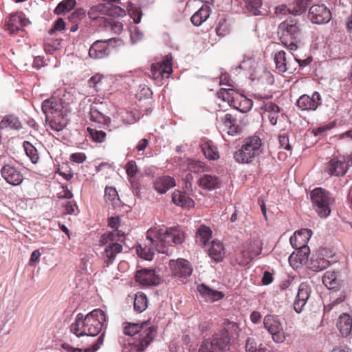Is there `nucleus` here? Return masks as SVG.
Returning a JSON list of instances; mask_svg holds the SVG:
<instances>
[{"label": "nucleus", "mask_w": 352, "mask_h": 352, "mask_svg": "<svg viewBox=\"0 0 352 352\" xmlns=\"http://www.w3.org/2000/svg\"><path fill=\"white\" fill-rule=\"evenodd\" d=\"M322 282L329 289L336 288L338 285L336 273L331 271L326 272L323 275Z\"/></svg>", "instance_id": "49530a36"}, {"label": "nucleus", "mask_w": 352, "mask_h": 352, "mask_svg": "<svg viewBox=\"0 0 352 352\" xmlns=\"http://www.w3.org/2000/svg\"><path fill=\"white\" fill-rule=\"evenodd\" d=\"M311 200L318 216L326 218L331 212L330 205L333 199L330 193L321 188H316L311 192Z\"/></svg>", "instance_id": "0eeeda50"}, {"label": "nucleus", "mask_w": 352, "mask_h": 352, "mask_svg": "<svg viewBox=\"0 0 352 352\" xmlns=\"http://www.w3.org/2000/svg\"><path fill=\"white\" fill-rule=\"evenodd\" d=\"M89 114L91 121L103 124H108L110 122V118L100 112L95 106H91Z\"/></svg>", "instance_id": "c03bdc74"}, {"label": "nucleus", "mask_w": 352, "mask_h": 352, "mask_svg": "<svg viewBox=\"0 0 352 352\" xmlns=\"http://www.w3.org/2000/svg\"><path fill=\"white\" fill-rule=\"evenodd\" d=\"M246 352H270L269 349L263 346L261 343L258 344L256 339L249 337L245 342Z\"/></svg>", "instance_id": "79ce46f5"}, {"label": "nucleus", "mask_w": 352, "mask_h": 352, "mask_svg": "<svg viewBox=\"0 0 352 352\" xmlns=\"http://www.w3.org/2000/svg\"><path fill=\"white\" fill-rule=\"evenodd\" d=\"M308 16L312 23L323 24L331 20V14L324 4H316L309 8Z\"/></svg>", "instance_id": "4468645a"}, {"label": "nucleus", "mask_w": 352, "mask_h": 352, "mask_svg": "<svg viewBox=\"0 0 352 352\" xmlns=\"http://www.w3.org/2000/svg\"><path fill=\"white\" fill-rule=\"evenodd\" d=\"M188 169L192 172L199 173L204 170L205 164L204 162L199 160H188Z\"/></svg>", "instance_id": "5fc2aeb1"}, {"label": "nucleus", "mask_w": 352, "mask_h": 352, "mask_svg": "<svg viewBox=\"0 0 352 352\" xmlns=\"http://www.w3.org/2000/svg\"><path fill=\"white\" fill-rule=\"evenodd\" d=\"M127 11L135 23H139L142 18V11L139 8L135 7L131 2H128Z\"/></svg>", "instance_id": "603ef678"}, {"label": "nucleus", "mask_w": 352, "mask_h": 352, "mask_svg": "<svg viewBox=\"0 0 352 352\" xmlns=\"http://www.w3.org/2000/svg\"><path fill=\"white\" fill-rule=\"evenodd\" d=\"M1 173L3 179L13 186L19 185L23 179L21 172L9 164H6L1 168Z\"/></svg>", "instance_id": "412c9836"}, {"label": "nucleus", "mask_w": 352, "mask_h": 352, "mask_svg": "<svg viewBox=\"0 0 352 352\" xmlns=\"http://www.w3.org/2000/svg\"><path fill=\"white\" fill-rule=\"evenodd\" d=\"M87 131L93 141L98 143H102L105 141L107 134L102 130L87 127Z\"/></svg>", "instance_id": "8fccbe9b"}, {"label": "nucleus", "mask_w": 352, "mask_h": 352, "mask_svg": "<svg viewBox=\"0 0 352 352\" xmlns=\"http://www.w3.org/2000/svg\"><path fill=\"white\" fill-rule=\"evenodd\" d=\"M230 340L228 331L226 329H220L202 343L199 352H223L228 348Z\"/></svg>", "instance_id": "423d86ee"}, {"label": "nucleus", "mask_w": 352, "mask_h": 352, "mask_svg": "<svg viewBox=\"0 0 352 352\" xmlns=\"http://www.w3.org/2000/svg\"><path fill=\"white\" fill-rule=\"evenodd\" d=\"M312 234L309 229L303 228L296 231L289 239L292 246L298 249L299 248L308 247L307 245Z\"/></svg>", "instance_id": "4be33fe9"}, {"label": "nucleus", "mask_w": 352, "mask_h": 352, "mask_svg": "<svg viewBox=\"0 0 352 352\" xmlns=\"http://www.w3.org/2000/svg\"><path fill=\"white\" fill-rule=\"evenodd\" d=\"M337 327L343 337L350 335L352 330V318L347 314L340 316Z\"/></svg>", "instance_id": "473e14b6"}, {"label": "nucleus", "mask_w": 352, "mask_h": 352, "mask_svg": "<svg viewBox=\"0 0 352 352\" xmlns=\"http://www.w3.org/2000/svg\"><path fill=\"white\" fill-rule=\"evenodd\" d=\"M185 238L186 234L180 227H153L146 232V243L138 245L137 253L141 258L151 261L155 250L168 255L171 253L170 248L182 244Z\"/></svg>", "instance_id": "f257e3e1"}, {"label": "nucleus", "mask_w": 352, "mask_h": 352, "mask_svg": "<svg viewBox=\"0 0 352 352\" xmlns=\"http://www.w3.org/2000/svg\"><path fill=\"white\" fill-rule=\"evenodd\" d=\"M30 23V21L25 17V15L21 13H14L10 14L6 26L11 34H16L19 31L22 30L23 27L27 26Z\"/></svg>", "instance_id": "f3484780"}, {"label": "nucleus", "mask_w": 352, "mask_h": 352, "mask_svg": "<svg viewBox=\"0 0 352 352\" xmlns=\"http://www.w3.org/2000/svg\"><path fill=\"white\" fill-rule=\"evenodd\" d=\"M209 256L216 262H220L225 256V249L221 242L214 240L212 241L208 250Z\"/></svg>", "instance_id": "7c9ffc66"}, {"label": "nucleus", "mask_w": 352, "mask_h": 352, "mask_svg": "<svg viewBox=\"0 0 352 352\" xmlns=\"http://www.w3.org/2000/svg\"><path fill=\"white\" fill-rule=\"evenodd\" d=\"M86 16V10L83 8L76 10L69 17V20L73 23H76L78 20H81Z\"/></svg>", "instance_id": "052dcab7"}, {"label": "nucleus", "mask_w": 352, "mask_h": 352, "mask_svg": "<svg viewBox=\"0 0 352 352\" xmlns=\"http://www.w3.org/2000/svg\"><path fill=\"white\" fill-rule=\"evenodd\" d=\"M110 5L106 3H99L92 6L88 12L89 17L92 20H97L99 18H103L105 15H111Z\"/></svg>", "instance_id": "c756f323"}, {"label": "nucleus", "mask_w": 352, "mask_h": 352, "mask_svg": "<svg viewBox=\"0 0 352 352\" xmlns=\"http://www.w3.org/2000/svg\"><path fill=\"white\" fill-rule=\"evenodd\" d=\"M102 76L96 74L94 75L88 81L89 86L93 87L95 91H98L100 89V85L101 84Z\"/></svg>", "instance_id": "4d7b16f0"}, {"label": "nucleus", "mask_w": 352, "mask_h": 352, "mask_svg": "<svg viewBox=\"0 0 352 352\" xmlns=\"http://www.w3.org/2000/svg\"><path fill=\"white\" fill-rule=\"evenodd\" d=\"M125 169L129 177H134L138 171L136 162L133 160H131L126 164Z\"/></svg>", "instance_id": "13d9d810"}, {"label": "nucleus", "mask_w": 352, "mask_h": 352, "mask_svg": "<svg viewBox=\"0 0 352 352\" xmlns=\"http://www.w3.org/2000/svg\"><path fill=\"white\" fill-rule=\"evenodd\" d=\"M0 128H10L12 129L19 130L22 128V123L18 117L14 115H8L1 121Z\"/></svg>", "instance_id": "e433bc0d"}, {"label": "nucleus", "mask_w": 352, "mask_h": 352, "mask_svg": "<svg viewBox=\"0 0 352 352\" xmlns=\"http://www.w3.org/2000/svg\"><path fill=\"white\" fill-rule=\"evenodd\" d=\"M148 300L146 296L142 292H138L135 294L134 298V309L138 313L143 312L147 307Z\"/></svg>", "instance_id": "a18cd8bd"}, {"label": "nucleus", "mask_w": 352, "mask_h": 352, "mask_svg": "<svg viewBox=\"0 0 352 352\" xmlns=\"http://www.w3.org/2000/svg\"><path fill=\"white\" fill-rule=\"evenodd\" d=\"M236 94L237 92L232 89L221 88L217 91V96L219 98L221 99L224 102H227L231 106L232 103V97H235V94Z\"/></svg>", "instance_id": "09e8293b"}, {"label": "nucleus", "mask_w": 352, "mask_h": 352, "mask_svg": "<svg viewBox=\"0 0 352 352\" xmlns=\"http://www.w3.org/2000/svg\"><path fill=\"white\" fill-rule=\"evenodd\" d=\"M310 294L311 288L308 284L305 283L300 284L296 299L294 302V309L297 313L302 311L310 297Z\"/></svg>", "instance_id": "6ab92c4d"}, {"label": "nucleus", "mask_w": 352, "mask_h": 352, "mask_svg": "<svg viewBox=\"0 0 352 352\" xmlns=\"http://www.w3.org/2000/svg\"><path fill=\"white\" fill-rule=\"evenodd\" d=\"M197 289L206 302H213L222 299L225 296L223 292L212 289L204 283L198 285Z\"/></svg>", "instance_id": "b1692460"}, {"label": "nucleus", "mask_w": 352, "mask_h": 352, "mask_svg": "<svg viewBox=\"0 0 352 352\" xmlns=\"http://www.w3.org/2000/svg\"><path fill=\"white\" fill-rule=\"evenodd\" d=\"M296 254H292L289 257V261L293 267H298L297 263L305 265L307 263L309 254V247L299 248Z\"/></svg>", "instance_id": "c85d7f7f"}, {"label": "nucleus", "mask_w": 352, "mask_h": 352, "mask_svg": "<svg viewBox=\"0 0 352 352\" xmlns=\"http://www.w3.org/2000/svg\"><path fill=\"white\" fill-rule=\"evenodd\" d=\"M278 141L280 144V148L286 149L289 151H292V146L289 142V137L287 134H280L278 136Z\"/></svg>", "instance_id": "680f3d73"}, {"label": "nucleus", "mask_w": 352, "mask_h": 352, "mask_svg": "<svg viewBox=\"0 0 352 352\" xmlns=\"http://www.w3.org/2000/svg\"><path fill=\"white\" fill-rule=\"evenodd\" d=\"M122 121L124 125H129L133 123L135 119L131 112L126 111L124 115L122 116Z\"/></svg>", "instance_id": "338daca9"}, {"label": "nucleus", "mask_w": 352, "mask_h": 352, "mask_svg": "<svg viewBox=\"0 0 352 352\" xmlns=\"http://www.w3.org/2000/svg\"><path fill=\"white\" fill-rule=\"evenodd\" d=\"M254 98L261 102L258 108L267 113V118L272 125H276L278 122L284 118V114L280 113V107L272 102L263 101L264 99H269L267 96H262L260 94H254Z\"/></svg>", "instance_id": "9b49d317"}, {"label": "nucleus", "mask_w": 352, "mask_h": 352, "mask_svg": "<svg viewBox=\"0 0 352 352\" xmlns=\"http://www.w3.org/2000/svg\"><path fill=\"white\" fill-rule=\"evenodd\" d=\"M105 321L104 312L100 309L93 310L85 316L80 313L76 316L74 322L70 325V331L78 338L84 336H96L101 331Z\"/></svg>", "instance_id": "f03ea898"}, {"label": "nucleus", "mask_w": 352, "mask_h": 352, "mask_svg": "<svg viewBox=\"0 0 352 352\" xmlns=\"http://www.w3.org/2000/svg\"><path fill=\"white\" fill-rule=\"evenodd\" d=\"M104 338L103 334L101 335L97 340V341L91 346V347L87 348L84 351L82 350V352H95L100 347V346L103 344Z\"/></svg>", "instance_id": "0e129e2a"}, {"label": "nucleus", "mask_w": 352, "mask_h": 352, "mask_svg": "<svg viewBox=\"0 0 352 352\" xmlns=\"http://www.w3.org/2000/svg\"><path fill=\"white\" fill-rule=\"evenodd\" d=\"M23 148L27 156L33 164H36L39 160V155L36 148L28 141L23 142Z\"/></svg>", "instance_id": "de8ad7c7"}, {"label": "nucleus", "mask_w": 352, "mask_h": 352, "mask_svg": "<svg viewBox=\"0 0 352 352\" xmlns=\"http://www.w3.org/2000/svg\"><path fill=\"white\" fill-rule=\"evenodd\" d=\"M122 40L115 38L107 40L96 41L89 50V56L94 59H102L107 57L111 53V47L121 43Z\"/></svg>", "instance_id": "6e6552de"}, {"label": "nucleus", "mask_w": 352, "mask_h": 352, "mask_svg": "<svg viewBox=\"0 0 352 352\" xmlns=\"http://www.w3.org/2000/svg\"><path fill=\"white\" fill-rule=\"evenodd\" d=\"M278 35L281 43L290 50H296L302 37V25L296 19H288L278 27Z\"/></svg>", "instance_id": "20e7f679"}, {"label": "nucleus", "mask_w": 352, "mask_h": 352, "mask_svg": "<svg viewBox=\"0 0 352 352\" xmlns=\"http://www.w3.org/2000/svg\"><path fill=\"white\" fill-rule=\"evenodd\" d=\"M135 278V280L142 285H155L159 283V278L153 270H138Z\"/></svg>", "instance_id": "5701e85b"}, {"label": "nucleus", "mask_w": 352, "mask_h": 352, "mask_svg": "<svg viewBox=\"0 0 352 352\" xmlns=\"http://www.w3.org/2000/svg\"><path fill=\"white\" fill-rule=\"evenodd\" d=\"M352 166V157H333L326 164L325 172L330 176H344Z\"/></svg>", "instance_id": "1a4fd4ad"}, {"label": "nucleus", "mask_w": 352, "mask_h": 352, "mask_svg": "<svg viewBox=\"0 0 352 352\" xmlns=\"http://www.w3.org/2000/svg\"><path fill=\"white\" fill-rule=\"evenodd\" d=\"M76 5V0H64L56 8L55 12L58 14L69 12Z\"/></svg>", "instance_id": "3c124183"}, {"label": "nucleus", "mask_w": 352, "mask_h": 352, "mask_svg": "<svg viewBox=\"0 0 352 352\" xmlns=\"http://www.w3.org/2000/svg\"><path fill=\"white\" fill-rule=\"evenodd\" d=\"M172 199L175 204L182 208H190L194 205L193 200L186 192L178 190H175L173 193Z\"/></svg>", "instance_id": "2f4dec72"}, {"label": "nucleus", "mask_w": 352, "mask_h": 352, "mask_svg": "<svg viewBox=\"0 0 352 352\" xmlns=\"http://www.w3.org/2000/svg\"><path fill=\"white\" fill-rule=\"evenodd\" d=\"M175 180L173 177L164 175L158 177L153 182V187L160 194L166 192L169 189L175 186Z\"/></svg>", "instance_id": "bb28decb"}, {"label": "nucleus", "mask_w": 352, "mask_h": 352, "mask_svg": "<svg viewBox=\"0 0 352 352\" xmlns=\"http://www.w3.org/2000/svg\"><path fill=\"white\" fill-rule=\"evenodd\" d=\"M210 16V8L203 6L191 16V22L196 26L201 25Z\"/></svg>", "instance_id": "4c0bfd02"}, {"label": "nucleus", "mask_w": 352, "mask_h": 352, "mask_svg": "<svg viewBox=\"0 0 352 352\" xmlns=\"http://www.w3.org/2000/svg\"><path fill=\"white\" fill-rule=\"evenodd\" d=\"M252 260L249 253L243 247L241 250L235 252L234 262L236 265L244 267L250 263Z\"/></svg>", "instance_id": "37998d69"}, {"label": "nucleus", "mask_w": 352, "mask_h": 352, "mask_svg": "<svg viewBox=\"0 0 352 352\" xmlns=\"http://www.w3.org/2000/svg\"><path fill=\"white\" fill-rule=\"evenodd\" d=\"M122 250V246L118 243H109L106 245L102 257L107 267L113 262L116 255Z\"/></svg>", "instance_id": "a878e982"}, {"label": "nucleus", "mask_w": 352, "mask_h": 352, "mask_svg": "<svg viewBox=\"0 0 352 352\" xmlns=\"http://www.w3.org/2000/svg\"><path fill=\"white\" fill-rule=\"evenodd\" d=\"M201 147L205 157L208 160H215L219 157L217 147L212 141L203 143Z\"/></svg>", "instance_id": "58836bf2"}, {"label": "nucleus", "mask_w": 352, "mask_h": 352, "mask_svg": "<svg viewBox=\"0 0 352 352\" xmlns=\"http://www.w3.org/2000/svg\"><path fill=\"white\" fill-rule=\"evenodd\" d=\"M65 210L68 214H76L78 212V206L74 201H68L64 206Z\"/></svg>", "instance_id": "e2e57ef3"}, {"label": "nucleus", "mask_w": 352, "mask_h": 352, "mask_svg": "<svg viewBox=\"0 0 352 352\" xmlns=\"http://www.w3.org/2000/svg\"><path fill=\"white\" fill-rule=\"evenodd\" d=\"M220 180L215 175L205 174L199 179V185L200 187L209 190L219 188Z\"/></svg>", "instance_id": "72a5a7b5"}, {"label": "nucleus", "mask_w": 352, "mask_h": 352, "mask_svg": "<svg viewBox=\"0 0 352 352\" xmlns=\"http://www.w3.org/2000/svg\"><path fill=\"white\" fill-rule=\"evenodd\" d=\"M330 265L329 260L324 258L320 254H316L311 258L309 263V268L315 272L322 271Z\"/></svg>", "instance_id": "a19ab883"}, {"label": "nucleus", "mask_w": 352, "mask_h": 352, "mask_svg": "<svg viewBox=\"0 0 352 352\" xmlns=\"http://www.w3.org/2000/svg\"><path fill=\"white\" fill-rule=\"evenodd\" d=\"M42 111L45 117L64 112L63 100L54 96L45 100L42 103Z\"/></svg>", "instance_id": "aec40b11"}, {"label": "nucleus", "mask_w": 352, "mask_h": 352, "mask_svg": "<svg viewBox=\"0 0 352 352\" xmlns=\"http://www.w3.org/2000/svg\"><path fill=\"white\" fill-rule=\"evenodd\" d=\"M276 69L279 73L289 72L292 73L296 67H294V56L291 54L287 56L285 52L280 50L274 55Z\"/></svg>", "instance_id": "dca6fc26"}, {"label": "nucleus", "mask_w": 352, "mask_h": 352, "mask_svg": "<svg viewBox=\"0 0 352 352\" xmlns=\"http://www.w3.org/2000/svg\"><path fill=\"white\" fill-rule=\"evenodd\" d=\"M196 242L197 244L201 246H205L207 242L212 237L211 229L204 225H201L196 232Z\"/></svg>", "instance_id": "c9c22d12"}, {"label": "nucleus", "mask_w": 352, "mask_h": 352, "mask_svg": "<svg viewBox=\"0 0 352 352\" xmlns=\"http://www.w3.org/2000/svg\"><path fill=\"white\" fill-rule=\"evenodd\" d=\"M261 139L252 135L245 139L243 145L234 153V159L240 164L251 163L261 151Z\"/></svg>", "instance_id": "39448f33"}, {"label": "nucleus", "mask_w": 352, "mask_h": 352, "mask_svg": "<svg viewBox=\"0 0 352 352\" xmlns=\"http://www.w3.org/2000/svg\"><path fill=\"white\" fill-rule=\"evenodd\" d=\"M313 0H296L292 4V7L289 8L286 6L280 5L276 7L275 13L277 15H285L287 13H291L294 15L300 14L305 11L307 6Z\"/></svg>", "instance_id": "a211bd4d"}, {"label": "nucleus", "mask_w": 352, "mask_h": 352, "mask_svg": "<svg viewBox=\"0 0 352 352\" xmlns=\"http://www.w3.org/2000/svg\"><path fill=\"white\" fill-rule=\"evenodd\" d=\"M265 328L272 335V339L277 343H282L285 341V333L282 324L277 316L267 315L263 320Z\"/></svg>", "instance_id": "f8f14e48"}, {"label": "nucleus", "mask_w": 352, "mask_h": 352, "mask_svg": "<svg viewBox=\"0 0 352 352\" xmlns=\"http://www.w3.org/2000/svg\"><path fill=\"white\" fill-rule=\"evenodd\" d=\"M169 267L172 276L181 280L188 278L193 271L191 263L184 258L170 261Z\"/></svg>", "instance_id": "ddd939ff"}, {"label": "nucleus", "mask_w": 352, "mask_h": 352, "mask_svg": "<svg viewBox=\"0 0 352 352\" xmlns=\"http://www.w3.org/2000/svg\"><path fill=\"white\" fill-rule=\"evenodd\" d=\"M335 126L336 123L334 122H331L321 126L313 129L312 133L316 136L322 135L327 131L332 129L333 127H335Z\"/></svg>", "instance_id": "6e6d98bb"}, {"label": "nucleus", "mask_w": 352, "mask_h": 352, "mask_svg": "<svg viewBox=\"0 0 352 352\" xmlns=\"http://www.w3.org/2000/svg\"><path fill=\"white\" fill-rule=\"evenodd\" d=\"M150 320L140 323L124 322L123 333L126 336H138L134 339L132 349L135 352H144L153 342L156 329L150 326Z\"/></svg>", "instance_id": "7ed1b4c3"}, {"label": "nucleus", "mask_w": 352, "mask_h": 352, "mask_svg": "<svg viewBox=\"0 0 352 352\" xmlns=\"http://www.w3.org/2000/svg\"><path fill=\"white\" fill-rule=\"evenodd\" d=\"M222 121L226 127L228 128V134L234 135L240 133L241 129L236 124V120L231 113H226L222 118Z\"/></svg>", "instance_id": "f704fd0d"}, {"label": "nucleus", "mask_w": 352, "mask_h": 352, "mask_svg": "<svg viewBox=\"0 0 352 352\" xmlns=\"http://www.w3.org/2000/svg\"><path fill=\"white\" fill-rule=\"evenodd\" d=\"M119 232L118 230L108 232L102 236L101 241L103 243L109 244V243H116V237L119 236Z\"/></svg>", "instance_id": "bf43d9fd"}, {"label": "nucleus", "mask_w": 352, "mask_h": 352, "mask_svg": "<svg viewBox=\"0 0 352 352\" xmlns=\"http://www.w3.org/2000/svg\"><path fill=\"white\" fill-rule=\"evenodd\" d=\"M231 106L242 113H246L252 109V101L244 95L237 93L235 97H232Z\"/></svg>", "instance_id": "cd10ccee"}, {"label": "nucleus", "mask_w": 352, "mask_h": 352, "mask_svg": "<svg viewBox=\"0 0 352 352\" xmlns=\"http://www.w3.org/2000/svg\"><path fill=\"white\" fill-rule=\"evenodd\" d=\"M322 97L318 91H314L310 96L304 94L300 96L296 102V105L302 111H316L322 104Z\"/></svg>", "instance_id": "2eb2a0df"}, {"label": "nucleus", "mask_w": 352, "mask_h": 352, "mask_svg": "<svg viewBox=\"0 0 352 352\" xmlns=\"http://www.w3.org/2000/svg\"><path fill=\"white\" fill-rule=\"evenodd\" d=\"M343 301V298L342 297H339L333 300L329 304L324 305V312L330 311L333 307L338 305L339 303Z\"/></svg>", "instance_id": "774afa93"}, {"label": "nucleus", "mask_w": 352, "mask_h": 352, "mask_svg": "<svg viewBox=\"0 0 352 352\" xmlns=\"http://www.w3.org/2000/svg\"><path fill=\"white\" fill-rule=\"evenodd\" d=\"M106 201H111L113 205L118 204L120 199L116 189L113 187H106L104 190Z\"/></svg>", "instance_id": "864d4df0"}, {"label": "nucleus", "mask_w": 352, "mask_h": 352, "mask_svg": "<svg viewBox=\"0 0 352 352\" xmlns=\"http://www.w3.org/2000/svg\"><path fill=\"white\" fill-rule=\"evenodd\" d=\"M70 160L78 164L82 163L86 160V155L84 153H74L70 155Z\"/></svg>", "instance_id": "69168bd1"}, {"label": "nucleus", "mask_w": 352, "mask_h": 352, "mask_svg": "<svg viewBox=\"0 0 352 352\" xmlns=\"http://www.w3.org/2000/svg\"><path fill=\"white\" fill-rule=\"evenodd\" d=\"M242 247L249 253L252 259L261 254L262 252L261 244L258 241H245L242 244Z\"/></svg>", "instance_id": "ea45409f"}, {"label": "nucleus", "mask_w": 352, "mask_h": 352, "mask_svg": "<svg viewBox=\"0 0 352 352\" xmlns=\"http://www.w3.org/2000/svg\"><path fill=\"white\" fill-rule=\"evenodd\" d=\"M172 72V56L167 55L162 61L151 65L149 75L157 83H162L164 78H168Z\"/></svg>", "instance_id": "9d476101"}, {"label": "nucleus", "mask_w": 352, "mask_h": 352, "mask_svg": "<svg viewBox=\"0 0 352 352\" xmlns=\"http://www.w3.org/2000/svg\"><path fill=\"white\" fill-rule=\"evenodd\" d=\"M46 122L48 123L50 129L54 131H60L67 124V115L65 112L45 117Z\"/></svg>", "instance_id": "393cba45"}]
</instances>
